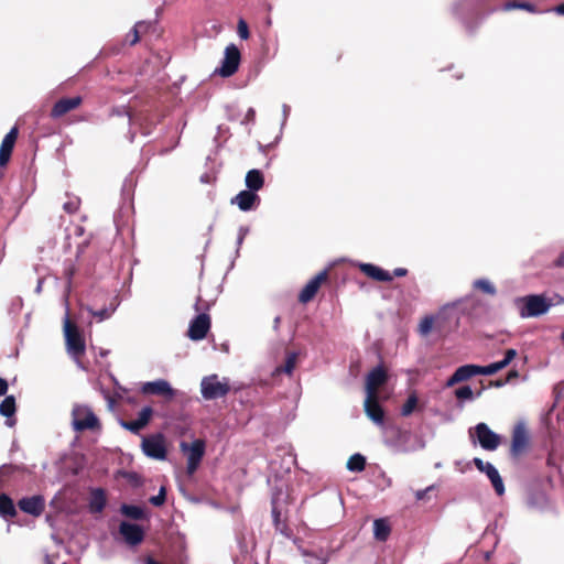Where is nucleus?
Listing matches in <instances>:
<instances>
[{"label":"nucleus","mask_w":564,"mask_h":564,"mask_svg":"<svg viewBox=\"0 0 564 564\" xmlns=\"http://www.w3.org/2000/svg\"><path fill=\"white\" fill-rule=\"evenodd\" d=\"M289 115H290V107L288 105H283L282 106V122H281V127L283 128L286 123V120L289 118Z\"/></svg>","instance_id":"nucleus-50"},{"label":"nucleus","mask_w":564,"mask_h":564,"mask_svg":"<svg viewBox=\"0 0 564 564\" xmlns=\"http://www.w3.org/2000/svg\"><path fill=\"white\" fill-rule=\"evenodd\" d=\"M455 397L462 401H473L475 394L469 386H462L455 390Z\"/></svg>","instance_id":"nucleus-38"},{"label":"nucleus","mask_w":564,"mask_h":564,"mask_svg":"<svg viewBox=\"0 0 564 564\" xmlns=\"http://www.w3.org/2000/svg\"><path fill=\"white\" fill-rule=\"evenodd\" d=\"M63 328L67 352L74 358L79 357L85 352V341L77 326L74 325L69 319V310H65Z\"/></svg>","instance_id":"nucleus-2"},{"label":"nucleus","mask_w":564,"mask_h":564,"mask_svg":"<svg viewBox=\"0 0 564 564\" xmlns=\"http://www.w3.org/2000/svg\"><path fill=\"white\" fill-rule=\"evenodd\" d=\"M555 13L564 15V2L552 9Z\"/></svg>","instance_id":"nucleus-54"},{"label":"nucleus","mask_w":564,"mask_h":564,"mask_svg":"<svg viewBox=\"0 0 564 564\" xmlns=\"http://www.w3.org/2000/svg\"><path fill=\"white\" fill-rule=\"evenodd\" d=\"M166 489L162 486L156 496L150 498V502L155 507H161L165 502Z\"/></svg>","instance_id":"nucleus-43"},{"label":"nucleus","mask_w":564,"mask_h":564,"mask_svg":"<svg viewBox=\"0 0 564 564\" xmlns=\"http://www.w3.org/2000/svg\"><path fill=\"white\" fill-rule=\"evenodd\" d=\"M556 267H564V251L560 254V257L555 261Z\"/></svg>","instance_id":"nucleus-57"},{"label":"nucleus","mask_w":564,"mask_h":564,"mask_svg":"<svg viewBox=\"0 0 564 564\" xmlns=\"http://www.w3.org/2000/svg\"><path fill=\"white\" fill-rule=\"evenodd\" d=\"M506 368V364L500 361L492 362L487 366H479L480 375L482 376H491Z\"/></svg>","instance_id":"nucleus-37"},{"label":"nucleus","mask_w":564,"mask_h":564,"mask_svg":"<svg viewBox=\"0 0 564 564\" xmlns=\"http://www.w3.org/2000/svg\"><path fill=\"white\" fill-rule=\"evenodd\" d=\"M18 506L23 512L39 517L44 510L45 501L41 496H32L19 500Z\"/></svg>","instance_id":"nucleus-20"},{"label":"nucleus","mask_w":564,"mask_h":564,"mask_svg":"<svg viewBox=\"0 0 564 564\" xmlns=\"http://www.w3.org/2000/svg\"><path fill=\"white\" fill-rule=\"evenodd\" d=\"M152 415L153 409L151 406H144L140 410L135 420L141 424L142 427H145L149 424Z\"/></svg>","instance_id":"nucleus-39"},{"label":"nucleus","mask_w":564,"mask_h":564,"mask_svg":"<svg viewBox=\"0 0 564 564\" xmlns=\"http://www.w3.org/2000/svg\"><path fill=\"white\" fill-rule=\"evenodd\" d=\"M517 376H518L517 371H511L508 377L510 379V378H513V377H517Z\"/></svg>","instance_id":"nucleus-62"},{"label":"nucleus","mask_w":564,"mask_h":564,"mask_svg":"<svg viewBox=\"0 0 564 564\" xmlns=\"http://www.w3.org/2000/svg\"><path fill=\"white\" fill-rule=\"evenodd\" d=\"M210 328V317L206 313L198 314L191 323L188 327V337L192 340H202L206 337Z\"/></svg>","instance_id":"nucleus-10"},{"label":"nucleus","mask_w":564,"mask_h":564,"mask_svg":"<svg viewBox=\"0 0 564 564\" xmlns=\"http://www.w3.org/2000/svg\"><path fill=\"white\" fill-rule=\"evenodd\" d=\"M419 399L415 392H412L401 408V415L409 416L415 410Z\"/></svg>","instance_id":"nucleus-35"},{"label":"nucleus","mask_w":564,"mask_h":564,"mask_svg":"<svg viewBox=\"0 0 564 564\" xmlns=\"http://www.w3.org/2000/svg\"><path fill=\"white\" fill-rule=\"evenodd\" d=\"M272 516H273L274 523L278 527L279 525V521H280L279 520L280 513H279V511L275 508H273V510H272Z\"/></svg>","instance_id":"nucleus-58"},{"label":"nucleus","mask_w":564,"mask_h":564,"mask_svg":"<svg viewBox=\"0 0 564 564\" xmlns=\"http://www.w3.org/2000/svg\"><path fill=\"white\" fill-rule=\"evenodd\" d=\"M72 426L76 432L93 430L98 426V419L86 405H75L72 410Z\"/></svg>","instance_id":"nucleus-5"},{"label":"nucleus","mask_w":564,"mask_h":564,"mask_svg":"<svg viewBox=\"0 0 564 564\" xmlns=\"http://www.w3.org/2000/svg\"><path fill=\"white\" fill-rule=\"evenodd\" d=\"M359 269L367 276L379 282H391L393 280V275L389 271L372 263H360Z\"/></svg>","instance_id":"nucleus-22"},{"label":"nucleus","mask_w":564,"mask_h":564,"mask_svg":"<svg viewBox=\"0 0 564 564\" xmlns=\"http://www.w3.org/2000/svg\"><path fill=\"white\" fill-rule=\"evenodd\" d=\"M529 445V437L525 427L522 424L516 426L512 434L511 455L513 457L520 456Z\"/></svg>","instance_id":"nucleus-17"},{"label":"nucleus","mask_w":564,"mask_h":564,"mask_svg":"<svg viewBox=\"0 0 564 564\" xmlns=\"http://www.w3.org/2000/svg\"><path fill=\"white\" fill-rule=\"evenodd\" d=\"M480 375L478 365H464L458 367L455 372L447 379L446 387H453L459 382L466 381L474 376Z\"/></svg>","instance_id":"nucleus-15"},{"label":"nucleus","mask_w":564,"mask_h":564,"mask_svg":"<svg viewBox=\"0 0 564 564\" xmlns=\"http://www.w3.org/2000/svg\"><path fill=\"white\" fill-rule=\"evenodd\" d=\"M473 286L486 294L495 295L497 293L496 286L488 279H478L473 282Z\"/></svg>","instance_id":"nucleus-33"},{"label":"nucleus","mask_w":564,"mask_h":564,"mask_svg":"<svg viewBox=\"0 0 564 564\" xmlns=\"http://www.w3.org/2000/svg\"><path fill=\"white\" fill-rule=\"evenodd\" d=\"M433 489V486H430L427 487L426 489L424 490H417L416 494H415V497L417 500H422L424 499L425 495L427 491L432 490Z\"/></svg>","instance_id":"nucleus-53"},{"label":"nucleus","mask_w":564,"mask_h":564,"mask_svg":"<svg viewBox=\"0 0 564 564\" xmlns=\"http://www.w3.org/2000/svg\"><path fill=\"white\" fill-rule=\"evenodd\" d=\"M387 373L381 366L373 368L366 379V394H378V388L387 381Z\"/></svg>","instance_id":"nucleus-18"},{"label":"nucleus","mask_w":564,"mask_h":564,"mask_svg":"<svg viewBox=\"0 0 564 564\" xmlns=\"http://www.w3.org/2000/svg\"><path fill=\"white\" fill-rule=\"evenodd\" d=\"M141 392L143 394L162 395L169 400H172L176 391L171 387L170 382L165 379H158L154 381L144 382L141 386Z\"/></svg>","instance_id":"nucleus-9"},{"label":"nucleus","mask_w":564,"mask_h":564,"mask_svg":"<svg viewBox=\"0 0 564 564\" xmlns=\"http://www.w3.org/2000/svg\"><path fill=\"white\" fill-rule=\"evenodd\" d=\"M230 388L227 381H219L217 375L204 377L200 382L202 397L205 400H216L225 397Z\"/></svg>","instance_id":"nucleus-6"},{"label":"nucleus","mask_w":564,"mask_h":564,"mask_svg":"<svg viewBox=\"0 0 564 564\" xmlns=\"http://www.w3.org/2000/svg\"><path fill=\"white\" fill-rule=\"evenodd\" d=\"M433 325H434V318L433 316H425L421 322H420V325H419V333L422 335V336H426L430 334V332L432 330L433 328Z\"/></svg>","instance_id":"nucleus-40"},{"label":"nucleus","mask_w":564,"mask_h":564,"mask_svg":"<svg viewBox=\"0 0 564 564\" xmlns=\"http://www.w3.org/2000/svg\"><path fill=\"white\" fill-rule=\"evenodd\" d=\"M517 356V350L516 349H508L506 350L505 352V358L501 360L502 362L506 364V367L514 359V357Z\"/></svg>","instance_id":"nucleus-47"},{"label":"nucleus","mask_w":564,"mask_h":564,"mask_svg":"<svg viewBox=\"0 0 564 564\" xmlns=\"http://www.w3.org/2000/svg\"><path fill=\"white\" fill-rule=\"evenodd\" d=\"M199 302H200V299L198 297V299H197V302H196V304H195V310H196V311H199V310H200V307H199Z\"/></svg>","instance_id":"nucleus-61"},{"label":"nucleus","mask_w":564,"mask_h":564,"mask_svg":"<svg viewBox=\"0 0 564 564\" xmlns=\"http://www.w3.org/2000/svg\"><path fill=\"white\" fill-rule=\"evenodd\" d=\"M119 533L124 542L131 546L140 544L144 539L143 529L135 523L122 521L119 527Z\"/></svg>","instance_id":"nucleus-12"},{"label":"nucleus","mask_w":564,"mask_h":564,"mask_svg":"<svg viewBox=\"0 0 564 564\" xmlns=\"http://www.w3.org/2000/svg\"><path fill=\"white\" fill-rule=\"evenodd\" d=\"M232 205H236L241 212H250L260 204V196L248 189L240 191L230 200Z\"/></svg>","instance_id":"nucleus-13"},{"label":"nucleus","mask_w":564,"mask_h":564,"mask_svg":"<svg viewBox=\"0 0 564 564\" xmlns=\"http://www.w3.org/2000/svg\"><path fill=\"white\" fill-rule=\"evenodd\" d=\"M482 473L489 478L496 494L502 496L505 494V484L498 469L490 463Z\"/></svg>","instance_id":"nucleus-26"},{"label":"nucleus","mask_w":564,"mask_h":564,"mask_svg":"<svg viewBox=\"0 0 564 564\" xmlns=\"http://www.w3.org/2000/svg\"><path fill=\"white\" fill-rule=\"evenodd\" d=\"M326 278H327V271L326 270L319 272L314 278H312L305 284L303 290L301 291V293L299 295V301L301 303H304V304L310 302L315 296V294L317 293L322 282L325 281Z\"/></svg>","instance_id":"nucleus-14"},{"label":"nucleus","mask_w":564,"mask_h":564,"mask_svg":"<svg viewBox=\"0 0 564 564\" xmlns=\"http://www.w3.org/2000/svg\"><path fill=\"white\" fill-rule=\"evenodd\" d=\"M473 444H478L485 451H496L500 445V436L486 423H478L468 431Z\"/></svg>","instance_id":"nucleus-3"},{"label":"nucleus","mask_w":564,"mask_h":564,"mask_svg":"<svg viewBox=\"0 0 564 564\" xmlns=\"http://www.w3.org/2000/svg\"><path fill=\"white\" fill-rule=\"evenodd\" d=\"M76 272V267L73 260H66L63 264V274L65 278V285L62 294V301L66 311L69 307V295L72 292L73 276Z\"/></svg>","instance_id":"nucleus-19"},{"label":"nucleus","mask_w":564,"mask_h":564,"mask_svg":"<svg viewBox=\"0 0 564 564\" xmlns=\"http://www.w3.org/2000/svg\"><path fill=\"white\" fill-rule=\"evenodd\" d=\"M245 184L248 191L257 193L264 185L263 173L258 169L248 171L245 177Z\"/></svg>","instance_id":"nucleus-24"},{"label":"nucleus","mask_w":564,"mask_h":564,"mask_svg":"<svg viewBox=\"0 0 564 564\" xmlns=\"http://www.w3.org/2000/svg\"><path fill=\"white\" fill-rule=\"evenodd\" d=\"M17 138L18 129L15 127L4 135L0 145V166H4L9 162Z\"/></svg>","instance_id":"nucleus-21"},{"label":"nucleus","mask_w":564,"mask_h":564,"mask_svg":"<svg viewBox=\"0 0 564 564\" xmlns=\"http://www.w3.org/2000/svg\"><path fill=\"white\" fill-rule=\"evenodd\" d=\"M118 306L119 301L117 297H113L108 306H105L100 310H94L91 306H87V311L96 318L97 322L100 323L106 319H109L113 315Z\"/></svg>","instance_id":"nucleus-25"},{"label":"nucleus","mask_w":564,"mask_h":564,"mask_svg":"<svg viewBox=\"0 0 564 564\" xmlns=\"http://www.w3.org/2000/svg\"><path fill=\"white\" fill-rule=\"evenodd\" d=\"M237 32L241 40H247L250 35L247 22L243 19L238 21Z\"/></svg>","instance_id":"nucleus-45"},{"label":"nucleus","mask_w":564,"mask_h":564,"mask_svg":"<svg viewBox=\"0 0 564 564\" xmlns=\"http://www.w3.org/2000/svg\"><path fill=\"white\" fill-rule=\"evenodd\" d=\"M473 463L480 473L485 471L486 467L490 464L489 462H484L481 458L478 457H475L473 459Z\"/></svg>","instance_id":"nucleus-48"},{"label":"nucleus","mask_w":564,"mask_h":564,"mask_svg":"<svg viewBox=\"0 0 564 564\" xmlns=\"http://www.w3.org/2000/svg\"><path fill=\"white\" fill-rule=\"evenodd\" d=\"M17 411L15 398L13 395H7L0 403V414L4 416L6 425L12 427L15 424L13 417Z\"/></svg>","instance_id":"nucleus-23"},{"label":"nucleus","mask_w":564,"mask_h":564,"mask_svg":"<svg viewBox=\"0 0 564 564\" xmlns=\"http://www.w3.org/2000/svg\"><path fill=\"white\" fill-rule=\"evenodd\" d=\"M180 448L187 457V473L189 475L194 474L205 454V442L199 438L193 441L192 444L181 442Z\"/></svg>","instance_id":"nucleus-7"},{"label":"nucleus","mask_w":564,"mask_h":564,"mask_svg":"<svg viewBox=\"0 0 564 564\" xmlns=\"http://www.w3.org/2000/svg\"><path fill=\"white\" fill-rule=\"evenodd\" d=\"M43 283H44V278H39L37 284L35 288V293L40 294L42 292Z\"/></svg>","instance_id":"nucleus-55"},{"label":"nucleus","mask_w":564,"mask_h":564,"mask_svg":"<svg viewBox=\"0 0 564 564\" xmlns=\"http://www.w3.org/2000/svg\"><path fill=\"white\" fill-rule=\"evenodd\" d=\"M249 234V227L247 226H240L239 229H238V237H237V254L239 253V249L240 247L242 246L243 243V240L246 238V236Z\"/></svg>","instance_id":"nucleus-46"},{"label":"nucleus","mask_w":564,"mask_h":564,"mask_svg":"<svg viewBox=\"0 0 564 564\" xmlns=\"http://www.w3.org/2000/svg\"><path fill=\"white\" fill-rule=\"evenodd\" d=\"M8 391V382L3 378H0V397L6 395Z\"/></svg>","instance_id":"nucleus-52"},{"label":"nucleus","mask_w":564,"mask_h":564,"mask_svg":"<svg viewBox=\"0 0 564 564\" xmlns=\"http://www.w3.org/2000/svg\"><path fill=\"white\" fill-rule=\"evenodd\" d=\"M406 273H408L406 269H404V268H397V269L393 270V273H391V274L393 275V278L394 276L401 278V276L406 275Z\"/></svg>","instance_id":"nucleus-51"},{"label":"nucleus","mask_w":564,"mask_h":564,"mask_svg":"<svg viewBox=\"0 0 564 564\" xmlns=\"http://www.w3.org/2000/svg\"><path fill=\"white\" fill-rule=\"evenodd\" d=\"M121 426L134 434L139 433L143 429L137 420L121 421Z\"/></svg>","instance_id":"nucleus-44"},{"label":"nucleus","mask_w":564,"mask_h":564,"mask_svg":"<svg viewBox=\"0 0 564 564\" xmlns=\"http://www.w3.org/2000/svg\"><path fill=\"white\" fill-rule=\"evenodd\" d=\"M364 409L366 415L377 425L382 426L384 424V412L378 401V394H366L364 402Z\"/></svg>","instance_id":"nucleus-11"},{"label":"nucleus","mask_w":564,"mask_h":564,"mask_svg":"<svg viewBox=\"0 0 564 564\" xmlns=\"http://www.w3.org/2000/svg\"><path fill=\"white\" fill-rule=\"evenodd\" d=\"M17 514V510L12 499L6 495H0V516L2 518H11Z\"/></svg>","instance_id":"nucleus-28"},{"label":"nucleus","mask_w":564,"mask_h":564,"mask_svg":"<svg viewBox=\"0 0 564 564\" xmlns=\"http://www.w3.org/2000/svg\"><path fill=\"white\" fill-rule=\"evenodd\" d=\"M141 448L143 454L150 458L156 460H164L166 458L164 437L160 433L143 437Z\"/></svg>","instance_id":"nucleus-8"},{"label":"nucleus","mask_w":564,"mask_h":564,"mask_svg":"<svg viewBox=\"0 0 564 564\" xmlns=\"http://www.w3.org/2000/svg\"><path fill=\"white\" fill-rule=\"evenodd\" d=\"M120 512L124 517L133 520H141L145 517L144 510L141 507L134 505H121Z\"/></svg>","instance_id":"nucleus-29"},{"label":"nucleus","mask_w":564,"mask_h":564,"mask_svg":"<svg viewBox=\"0 0 564 564\" xmlns=\"http://www.w3.org/2000/svg\"><path fill=\"white\" fill-rule=\"evenodd\" d=\"M149 24L144 21H140L138 23H135L133 30H132V35H131V40H130V45H134L138 41H139V33L140 31H142L143 29L148 28Z\"/></svg>","instance_id":"nucleus-41"},{"label":"nucleus","mask_w":564,"mask_h":564,"mask_svg":"<svg viewBox=\"0 0 564 564\" xmlns=\"http://www.w3.org/2000/svg\"><path fill=\"white\" fill-rule=\"evenodd\" d=\"M516 306L519 308V315L522 318L538 317L549 312L552 302L543 295L532 294L514 300Z\"/></svg>","instance_id":"nucleus-1"},{"label":"nucleus","mask_w":564,"mask_h":564,"mask_svg":"<svg viewBox=\"0 0 564 564\" xmlns=\"http://www.w3.org/2000/svg\"><path fill=\"white\" fill-rule=\"evenodd\" d=\"M241 61V54L238 46L234 43L228 44L224 51V57L220 66L215 69V74L227 78L237 73Z\"/></svg>","instance_id":"nucleus-4"},{"label":"nucleus","mask_w":564,"mask_h":564,"mask_svg":"<svg viewBox=\"0 0 564 564\" xmlns=\"http://www.w3.org/2000/svg\"><path fill=\"white\" fill-rule=\"evenodd\" d=\"M302 555L305 558V564H327L329 561L328 555L324 552L314 553L303 550Z\"/></svg>","instance_id":"nucleus-31"},{"label":"nucleus","mask_w":564,"mask_h":564,"mask_svg":"<svg viewBox=\"0 0 564 564\" xmlns=\"http://www.w3.org/2000/svg\"><path fill=\"white\" fill-rule=\"evenodd\" d=\"M473 463L480 473L485 471L486 467L490 464L489 462H484L481 458L478 457H475L473 459Z\"/></svg>","instance_id":"nucleus-49"},{"label":"nucleus","mask_w":564,"mask_h":564,"mask_svg":"<svg viewBox=\"0 0 564 564\" xmlns=\"http://www.w3.org/2000/svg\"><path fill=\"white\" fill-rule=\"evenodd\" d=\"M254 116H256V111H254V109H253V108H249V109L247 110L246 118H247L248 120H253V119H254Z\"/></svg>","instance_id":"nucleus-56"},{"label":"nucleus","mask_w":564,"mask_h":564,"mask_svg":"<svg viewBox=\"0 0 564 564\" xmlns=\"http://www.w3.org/2000/svg\"><path fill=\"white\" fill-rule=\"evenodd\" d=\"M106 506V495L101 488H96L90 494L89 510L93 513H100Z\"/></svg>","instance_id":"nucleus-27"},{"label":"nucleus","mask_w":564,"mask_h":564,"mask_svg":"<svg viewBox=\"0 0 564 564\" xmlns=\"http://www.w3.org/2000/svg\"><path fill=\"white\" fill-rule=\"evenodd\" d=\"M297 360V352L292 351L286 355L285 364L283 368L276 369V371H283L286 375H292Z\"/></svg>","instance_id":"nucleus-36"},{"label":"nucleus","mask_w":564,"mask_h":564,"mask_svg":"<svg viewBox=\"0 0 564 564\" xmlns=\"http://www.w3.org/2000/svg\"><path fill=\"white\" fill-rule=\"evenodd\" d=\"M82 102L83 98L80 96H75L72 98H62L54 104L51 110V117L53 119L61 118L65 113L79 107Z\"/></svg>","instance_id":"nucleus-16"},{"label":"nucleus","mask_w":564,"mask_h":564,"mask_svg":"<svg viewBox=\"0 0 564 564\" xmlns=\"http://www.w3.org/2000/svg\"><path fill=\"white\" fill-rule=\"evenodd\" d=\"M347 469L354 473H360L365 469L366 458L359 453L351 455L347 462Z\"/></svg>","instance_id":"nucleus-32"},{"label":"nucleus","mask_w":564,"mask_h":564,"mask_svg":"<svg viewBox=\"0 0 564 564\" xmlns=\"http://www.w3.org/2000/svg\"><path fill=\"white\" fill-rule=\"evenodd\" d=\"M79 203H80V200L78 197H73V198L68 199L66 203H64L63 208L66 213L73 214L78 210Z\"/></svg>","instance_id":"nucleus-42"},{"label":"nucleus","mask_w":564,"mask_h":564,"mask_svg":"<svg viewBox=\"0 0 564 564\" xmlns=\"http://www.w3.org/2000/svg\"><path fill=\"white\" fill-rule=\"evenodd\" d=\"M144 564H160L159 562H156L154 558L152 557H148L144 562Z\"/></svg>","instance_id":"nucleus-60"},{"label":"nucleus","mask_w":564,"mask_h":564,"mask_svg":"<svg viewBox=\"0 0 564 564\" xmlns=\"http://www.w3.org/2000/svg\"><path fill=\"white\" fill-rule=\"evenodd\" d=\"M373 534L379 541H386L390 534V527L383 519H376L373 521Z\"/></svg>","instance_id":"nucleus-30"},{"label":"nucleus","mask_w":564,"mask_h":564,"mask_svg":"<svg viewBox=\"0 0 564 564\" xmlns=\"http://www.w3.org/2000/svg\"><path fill=\"white\" fill-rule=\"evenodd\" d=\"M280 322H281L280 316H276V317L274 318V322H273V327H274V329H278V328H279Z\"/></svg>","instance_id":"nucleus-59"},{"label":"nucleus","mask_w":564,"mask_h":564,"mask_svg":"<svg viewBox=\"0 0 564 564\" xmlns=\"http://www.w3.org/2000/svg\"><path fill=\"white\" fill-rule=\"evenodd\" d=\"M561 338L562 340H564V332L561 334Z\"/></svg>","instance_id":"nucleus-63"},{"label":"nucleus","mask_w":564,"mask_h":564,"mask_svg":"<svg viewBox=\"0 0 564 564\" xmlns=\"http://www.w3.org/2000/svg\"><path fill=\"white\" fill-rule=\"evenodd\" d=\"M502 9L505 11H510V10H514V9H521V10H525V11H529V12H532V13H536L538 12V10L535 9L534 4H532L530 2L509 1V2H506L503 4Z\"/></svg>","instance_id":"nucleus-34"}]
</instances>
